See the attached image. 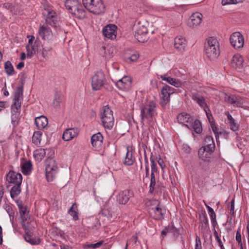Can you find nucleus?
<instances>
[{
    "label": "nucleus",
    "instance_id": "338daca9",
    "mask_svg": "<svg viewBox=\"0 0 249 249\" xmlns=\"http://www.w3.org/2000/svg\"><path fill=\"white\" fill-rule=\"evenodd\" d=\"M216 242H217L218 246L220 247L221 249H225L223 243L219 237L218 238H215Z\"/></svg>",
    "mask_w": 249,
    "mask_h": 249
},
{
    "label": "nucleus",
    "instance_id": "f8f14e48",
    "mask_svg": "<svg viewBox=\"0 0 249 249\" xmlns=\"http://www.w3.org/2000/svg\"><path fill=\"white\" fill-rule=\"evenodd\" d=\"M148 33L147 27L144 25L139 24L137 29L135 32L134 36L139 42H144L146 40V35Z\"/></svg>",
    "mask_w": 249,
    "mask_h": 249
},
{
    "label": "nucleus",
    "instance_id": "49530a36",
    "mask_svg": "<svg viewBox=\"0 0 249 249\" xmlns=\"http://www.w3.org/2000/svg\"><path fill=\"white\" fill-rule=\"evenodd\" d=\"M63 96L58 93L55 94L53 101V103L54 107H57L60 106V104L62 103Z\"/></svg>",
    "mask_w": 249,
    "mask_h": 249
},
{
    "label": "nucleus",
    "instance_id": "a878e982",
    "mask_svg": "<svg viewBox=\"0 0 249 249\" xmlns=\"http://www.w3.org/2000/svg\"><path fill=\"white\" fill-rule=\"evenodd\" d=\"M187 45V42L185 38L181 36L177 37L174 40V46L175 48L179 51L184 50Z\"/></svg>",
    "mask_w": 249,
    "mask_h": 249
},
{
    "label": "nucleus",
    "instance_id": "c9c22d12",
    "mask_svg": "<svg viewBox=\"0 0 249 249\" xmlns=\"http://www.w3.org/2000/svg\"><path fill=\"white\" fill-rule=\"evenodd\" d=\"M227 114L228 122L230 124V128L233 131L238 130L239 125L237 123L235 120L233 118L232 116L229 114V112L226 113Z\"/></svg>",
    "mask_w": 249,
    "mask_h": 249
},
{
    "label": "nucleus",
    "instance_id": "603ef678",
    "mask_svg": "<svg viewBox=\"0 0 249 249\" xmlns=\"http://www.w3.org/2000/svg\"><path fill=\"white\" fill-rule=\"evenodd\" d=\"M46 22L51 25L52 26H53L54 27H56L58 24V21L57 20V18H52L51 19L48 18L46 19Z\"/></svg>",
    "mask_w": 249,
    "mask_h": 249
},
{
    "label": "nucleus",
    "instance_id": "0e129e2a",
    "mask_svg": "<svg viewBox=\"0 0 249 249\" xmlns=\"http://www.w3.org/2000/svg\"><path fill=\"white\" fill-rule=\"evenodd\" d=\"M139 57V55L137 53H135L131 55L129 57V59L131 61L134 62L137 60V59Z\"/></svg>",
    "mask_w": 249,
    "mask_h": 249
},
{
    "label": "nucleus",
    "instance_id": "37998d69",
    "mask_svg": "<svg viewBox=\"0 0 249 249\" xmlns=\"http://www.w3.org/2000/svg\"><path fill=\"white\" fill-rule=\"evenodd\" d=\"M4 69L6 74L8 75H12L14 74V69L12 63L9 61H7L4 63Z\"/></svg>",
    "mask_w": 249,
    "mask_h": 249
},
{
    "label": "nucleus",
    "instance_id": "bf43d9fd",
    "mask_svg": "<svg viewBox=\"0 0 249 249\" xmlns=\"http://www.w3.org/2000/svg\"><path fill=\"white\" fill-rule=\"evenodd\" d=\"M201 241L199 237H196V240L195 249H201Z\"/></svg>",
    "mask_w": 249,
    "mask_h": 249
},
{
    "label": "nucleus",
    "instance_id": "e2e57ef3",
    "mask_svg": "<svg viewBox=\"0 0 249 249\" xmlns=\"http://www.w3.org/2000/svg\"><path fill=\"white\" fill-rule=\"evenodd\" d=\"M234 200L232 199L231 202V206H230V213L232 215H233L234 213Z\"/></svg>",
    "mask_w": 249,
    "mask_h": 249
},
{
    "label": "nucleus",
    "instance_id": "774afa93",
    "mask_svg": "<svg viewBox=\"0 0 249 249\" xmlns=\"http://www.w3.org/2000/svg\"><path fill=\"white\" fill-rule=\"evenodd\" d=\"M27 37H28V38L30 37V38H29V39L28 40V44L27 45L31 46L32 44H33L34 43L33 40L35 39V37L34 36H28Z\"/></svg>",
    "mask_w": 249,
    "mask_h": 249
},
{
    "label": "nucleus",
    "instance_id": "aec40b11",
    "mask_svg": "<svg viewBox=\"0 0 249 249\" xmlns=\"http://www.w3.org/2000/svg\"><path fill=\"white\" fill-rule=\"evenodd\" d=\"M38 34L44 40L50 39L52 36V32L50 28L45 25H40L38 29Z\"/></svg>",
    "mask_w": 249,
    "mask_h": 249
},
{
    "label": "nucleus",
    "instance_id": "8fccbe9b",
    "mask_svg": "<svg viewBox=\"0 0 249 249\" xmlns=\"http://www.w3.org/2000/svg\"><path fill=\"white\" fill-rule=\"evenodd\" d=\"M170 81L171 82L169 84L177 88L181 87L182 84V83L180 80L172 77L170 79Z\"/></svg>",
    "mask_w": 249,
    "mask_h": 249
},
{
    "label": "nucleus",
    "instance_id": "c85d7f7f",
    "mask_svg": "<svg viewBox=\"0 0 249 249\" xmlns=\"http://www.w3.org/2000/svg\"><path fill=\"white\" fill-rule=\"evenodd\" d=\"M114 48L111 46H103L100 49V53L106 58L108 59L113 55Z\"/></svg>",
    "mask_w": 249,
    "mask_h": 249
},
{
    "label": "nucleus",
    "instance_id": "f3484780",
    "mask_svg": "<svg viewBox=\"0 0 249 249\" xmlns=\"http://www.w3.org/2000/svg\"><path fill=\"white\" fill-rule=\"evenodd\" d=\"M202 17V15L198 12L193 14L188 20V25L193 28L196 27L201 23Z\"/></svg>",
    "mask_w": 249,
    "mask_h": 249
},
{
    "label": "nucleus",
    "instance_id": "5701e85b",
    "mask_svg": "<svg viewBox=\"0 0 249 249\" xmlns=\"http://www.w3.org/2000/svg\"><path fill=\"white\" fill-rule=\"evenodd\" d=\"M214 149L210 151L209 148L202 147L199 149L198 156L204 161H209Z\"/></svg>",
    "mask_w": 249,
    "mask_h": 249
},
{
    "label": "nucleus",
    "instance_id": "de8ad7c7",
    "mask_svg": "<svg viewBox=\"0 0 249 249\" xmlns=\"http://www.w3.org/2000/svg\"><path fill=\"white\" fill-rule=\"evenodd\" d=\"M76 206L75 204H73L71 206V208L69 209L68 213H69L73 217V219L74 220H77L79 219L78 216V213L75 210L76 208Z\"/></svg>",
    "mask_w": 249,
    "mask_h": 249
},
{
    "label": "nucleus",
    "instance_id": "69168bd1",
    "mask_svg": "<svg viewBox=\"0 0 249 249\" xmlns=\"http://www.w3.org/2000/svg\"><path fill=\"white\" fill-rule=\"evenodd\" d=\"M236 240L238 242L239 245H241V235L239 231H237L236 233Z\"/></svg>",
    "mask_w": 249,
    "mask_h": 249
},
{
    "label": "nucleus",
    "instance_id": "bb28decb",
    "mask_svg": "<svg viewBox=\"0 0 249 249\" xmlns=\"http://www.w3.org/2000/svg\"><path fill=\"white\" fill-rule=\"evenodd\" d=\"M38 43L37 42L36 40L31 46L26 45L27 57L29 58H32L35 54L38 52Z\"/></svg>",
    "mask_w": 249,
    "mask_h": 249
},
{
    "label": "nucleus",
    "instance_id": "ddd939ff",
    "mask_svg": "<svg viewBox=\"0 0 249 249\" xmlns=\"http://www.w3.org/2000/svg\"><path fill=\"white\" fill-rule=\"evenodd\" d=\"M133 196L132 192L125 190L120 192L116 196L117 201L120 204H125Z\"/></svg>",
    "mask_w": 249,
    "mask_h": 249
},
{
    "label": "nucleus",
    "instance_id": "a18cd8bd",
    "mask_svg": "<svg viewBox=\"0 0 249 249\" xmlns=\"http://www.w3.org/2000/svg\"><path fill=\"white\" fill-rule=\"evenodd\" d=\"M46 154L45 150L44 149H38L35 151V158L38 160H41Z\"/></svg>",
    "mask_w": 249,
    "mask_h": 249
},
{
    "label": "nucleus",
    "instance_id": "f257e3e1",
    "mask_svg": "<svg viewBox=\"0 0 249 249\" xmlns=\"http://www.w3.org/2000/svg\"><path fill=\"white\" fill-rule=\"evenodd\" d=\"M156 115V103L154 101H149L141 106V117L142 125L144 124L145 121L149 126H153Z\"/></svg>",
    "mask_w": 249,
    "mask_h": 249
},
{
    "label": "nucleus",
    "instance_id": "4c0bfd02",
    "mask_svg": "<svg viewBox=\"0 0 249 249\" xmlns=\"http://www.w3.org/2000/svg\"><path fill=\"white\" fill-rule=\"evenodd\" d=\"M21 184H14L10 191V196L12 198L17 197L21 192Z\"/></svg>",
    "mask_w": 249,
    "mask_h": 249
},
{
    "label": "nucleus",
    "instance_id": "4d7b16f0",
    "mask_svg": "<svg viewBox=\"0 0 249 249\" xmlns=\"http://www.w3.org/2000/svg\"><path fill=\"white\" fill-rule=\"evenodd\" d=\"M159 78H161L162 80L167 82L168 83L171 82L170 79L172 77L170 76H167V74H162L158 75Z\"/></svg>",
    "mask_w": 249,
    "mask_h": 249
},
{
    "label": "nucleus",
    "instance_id": "b1692460",
    "mask_svg": "<svg viewBox=\"0 0 249 249\" xmlns=\"http://www.w3.org/2000/svg\"><path fill=\"white\" fill-rule=\"evenodd\" d=\"M103 137L101 133L99 132L94 134L91 138V142L93 147L97 149L100 148L102 145Z\"/></svg>",
    "mask_w": 249,
    "mask_h": 249
},
{
    "label": "nucleus",
    "instance_id": "7c9ffc66",
    "mask_svg": "<svg viewBox=\"0 0 249 249\" xmlns=\"http://www.w3.org/2000/svg\"><path fill=\"white\" fill-rule=\"evenodd\" d=\"M80 2L77 0H66L65 6L71 14L77 6H80Z\"/></svg>",
    "mask_w": 249,
    "mask_h": 249
},
{
    "label": "nucleus",
    "instance_id": "09e8293b",
    "mask_svg": "<svg viewBox=\"0 0 249 249\" xmlns=\"http://www.w3.org/2000/svg\"><path fill=\"white\" fill-rule=\"evenodd\" d=\"M150 161H151V172L152 173L157 174L158 172V168L157 166V164L153 158L152 157H150Z\"/></svg>",
    "mask_w": 249,
    "mask_h": 249
},
{
    "label": "nucleus",
    "instance_id": "2f4dec72",
    "mask_svg": "<svg viewBox=\"0 0 249 249\" xmlns=\"http://www.w3.org/2000/svg\"><path fill=\"white\" fill-rule=\"evenodd\" d=\"M185 125L190 129H193L194 131L197 134L200 133L202 131L201 123L198 120L193 121L189 125L186 124Z\"/></svg>",
    "mask_w": 249,
    "mask_h": 249
},
{
    "label": "nucleus",
    "instance_id": "473e14b6",
    "mask_svg": "<svg viewBox=\"0 0 249 249\" xmlns=\"http://www.w3.org/2000/svg\"><path fill=\"white\" fill-rule=\"evenodd\" d=\"M126 149L127 151L123 163L124 165L130 166L133 164L135 161V158L133 156L132 150H130L128 146Z\"/></svg>",
    "mask_w": 249,
    "mask_h": 249
},
{
    "label": "nucleus",
    "instance_id": "a19ab883",
    "mask_svg": "<svg viewBox=\"0 0 249 249\" xmlns=\"http://www.w3.org/2000/svg\"><path fill=\"white\" fill-rule=\"evenodd\" d=\"M32 167V164L30 160L25 162L23 164L21 165V170L22 173L24 175H27L29 174L31 172Z\"/></svg>",
    "mask_w": 249,
    "mask_h": 249
},
{
    "label": "nucleus",
    "instance_id": "a211bd4d",
    "mask_svg": "<svg viewBox=\"0 0 249 249\" xmlns=\"http://www.w3.org/2000/svg\"><path fill=\"white\" fill-rule=\"evenodd\" d=\"M116 26L113 24L108 25L105 26L102 31L104 36L108 38L113 39L116 37L115 32Z\"/></svg>",
    "mask_w": 249,
    "mask_h": 249
},
{
    "label": "nucleus",
    "instance_id": "ea45409f",
    "mask_svg": "<svg viewBox=\"0 0 249 249\" xmlns=\"http://www.w3.org/2000/svg\"><path fill=\"white\" fill-rule=\"evenodd\" d=\"M199 228L201 230H205L209 227V222L207 217L206 215L200 216Z\"/></svg>",
    "mask_w": 249,
    "mask_h": 249
},
{
    "label": "nucleus",
    "instance_id": "4468645a",
    "mask_svg": "<svg viewBox=\"0 0 249 249\" xmlns=\"http://www.w3.org/2000/svg\"><path fill=\"white\" fill-rule=\"evenodd\" d=\"M7 180L14 184H21L22 180V175L20 173L10 171L7 175Z\"/></svg>",
    "mask_w": 249,
    "mask_h": 249
},
{
    "label": "nucleus",
    "instance_id": "e433bc0d",
    "mask_svg": "<svg viewBox=\"0 0 249 249\" xmlns=\"http://www.w3.org/2000/svg\"><path fill=\"white\" fill-rule=\"evenodd\" d=\"M193 99L199 105L204 108L205 112L207 113V109L209 111L207 104L205 101V99L203 97L200 95H195L193 96Z\"/></svg>",
    "mask_w": 249,
    "mask_h": 249
},
{
    "label": "nucleus",
    "instance_id": "0eeeda50",
    "mask_svg": "<svg viewBox=\"0 0 249 249\" xmlns=\"http://www.w3.org/2000/svg\"><path fill=\"white\" fill-rule=\"evenodd\" d=\"M106 82L104 73L102 71H98L94 74L91 79V86L93 90L100 89Z\"/></svg>",
    "mask_w": 249,
    "mask_h": 249
},
{
    "label": "nucleus",
    "instance_id": "f03ea898",
    "mask_svg": "<svg viewBox=\"0 0 249 249\" xmlns=\"http://www.w3.org/2000/svg\"><path fill=\"white\" fill-rule=\"evenodd\" d=\"M205 51L207 57L211 60L215 59L220 54L219 43L213 37H209L205 45Z\"/></svg>",
    "mask_w": 249,
    "mask_h": 249
},
{
    "label": "nucleus",
    "instance_id": "393cba45",
    "mask_svg": "<svg viewBox=\"0 0 249 249\" xmlns=\"http://www.w3.org/2000/svg\"><path fill=\"white\" fill-rule=\"evenodd\" d=\"M177 119L179 123L184 124L185 125V123H187L189 125L194 120L190 114L184 112L179 114Z\"/></svg>",
    "mask_w": 249,
    "mask_h": 249
},
{
    "label": "nucleus",
    "instance_id": "2eb2a0df",
    "mask_svg": "<svg viewBox=\"0 0 249 249\" xmlns=\"http://www.w3.org/2000/svg\"><path fill=\"white\" fill-rule=\"evenodd\" d=\"M116 85L121 90H128L131 86V79L129 77L124 76L116 82Z\"/></svg>",
    "mask_w": 249,
    "mask_h": 249
},
{
    "label": "nucleus",
    "instance_id": "6e6d98bb",
    "mask_svg": "<svg viewBox=\"0 0 249 249\" xmlns=\"http://www.w3.org/2000/svg\"><path fill=\"white\" fill-rule=\"evenodd\" d=\"M174 230H176L177 231V229L173 227L169 226L168 227H166L161 231V235L162 236H165L167 235V233L172 232V231H173Z\"/></svg>",
    "mask_w": 249,
    "mask_h": 249
},
{
    "label": "nucleus",
    "instance_id": "9d476101",
    "mask_svg": "<svg viewBox=\"0 0 249 249\" xmlns=\"http://www.w3.org/2000/svg\"><path fill=\"white\" fill-rule=\"evenodd\" d=\"M165 212V209L161 208L160 205L156 207L148 208V213L150 216L157 220H160L163 218Z\"/></svg>",
    "mask_w": 249,
    "mask_h": 249
},
{
    "label": "nucleus",
    "instance_id": "39448f33",
    "mask_svg": "<svg viewBox=\"0 0 249 249\" xmlns=\"http://www.w3.org/2000/svg\"><path fill=\"white\" fill-rule=\"evenodd\" d=\"M23 86H19L17 88L14 93V102L11 107L12 113V122L13 123L15 122L13 116H15V118H16L19 114L21 101L23 99Z\"/></svg>",
    "mask_w": 249,
    "mask_h": 249
},
{
    "label": "nucleus",
    "instance_id": "cd10ccee",
    "mask_svg": "<svg viewBox=\"0 0 249 249\" xmlns=\"http://www.w3.org/2000/svg\"><path fill=\"white\" fill-rule=\"evenodd\" d=\"M118 207L116 204L112 205L110 206H106L102 209V213L107 217H112L117 212Z\"/></svg>",
    "mask_w": 249,
    "mask_h": 249
},
{
    "label": "nucleus",
    "instance_id": "f704fd0d",
    "mask_svg": "<svg viewBox=\"0 0 249 249\" xmlns=\"http://www.w3.org/2000/svg\"><path fill=\"white\" fill-rule=\"evenodd\" d=\"M24 237L26 242L32 245H38L40 243V240L39 238H34L32 237L29 229L27 231H25V234Z\"/></svg>",
    "mask_w": 249,
    "mask_h": 249
},
{
    "label": "nucleus",
    "instance_id": "6e6552de",
    "mask_svg": "<svg viewBox=\"0 0 249 249\" xmlns=\"http://www.w3.org/2000/svg\"><path fill=\"white\" fill-rule=\"evenodd\" d=\"M175 89L167 85H165L161 89L160 104L165 107L170 101V95L174 93Z\"/></svg>",
    "mask_w": 249,
    "mask_h": 249
},
{
    "label": "nucleus",
    "instance_id": "dca6fc26",
    "mask_svg": "<svg viewBox=\"0 0 249 249\" xmlns=\"http://www.w3.org/2000/svg\"><path fill=\"white\" fill-rule=\"evenodd\" d=\"M18 207L19 208V213L20 214V216L21 218V225L25 230V231H27L28 230V228L25 225V221H26L28 219L30 218V215L29 214V212L27 211V209L23 207L21 204H18Z\"/></svg>",
    "mask_w": 249,
    "mask_h": 249
},
{
    "label": "nucleus",
    "instance_id": "58836bf2",
    "mask_svg": "<svg viewBox=\"0 0 249 249\" xmlns=\"http://www.w3.org/2000/svg\"><path fill=\"white\" fill-rule=\"evenodd\" d=\"M204 142L205 145L203 147L209 148L210 151H211L212 149H214L215 144L212 136H207L205 139Z\"/></svg>",
    "mask_w": 249,
    "mask_h": 249
},
{
    "label": "nucleus",
    "instance_id": "72a5a7b5",
    "mask_svg": "<svg viewBox=\"0 0 249 249\" xmlns=\"http://www.w3.org/2000/svg\"><path fill=\"white\" fill-rule=\"evenodd\" d=\"M71 14L73 15L76 18L81 19H84L86 17V12L80 3V6H77V8H75Z\"/></svg>",
    "mask_w": 249,
    "mask_h": 249
},
{
    "label": "nucleus",
    "instance_id": "c03bdc74",
    "mask_svg": "<svg viewBox=\"0 0 249 249\" xmlns=\"http://www.w3.org/2000/svg\"><path fill=\"white\" fill-rule=\"evenodd\" d=\"M155 176L156 174L151 173L150 183L149 190V192L150 194H152L154 192L156 185Z\"/></svg>",
    "mask_w": 249,
    "mask_h": 249
},
{
    "label": "nucleus",
    "instance_id": "6ab92c4d",
    "mask_svg": "<svg viewBox=\"0 0 249 249\" xmlns=\"http://www.w3.org/2000/svg\"><path fill=\"white\" fill-rule=\"evenodd\" d=\"M244 60L241 55L239 54H236L233 57L231 60V66L236 70H240L243 67Z\"/></svg>",
    "mask_w": 249,
    "mask_h": 249
},
{
    "label": "nucleus",
    "instance_id": "5fc2aeb1",
    "mask_svg": "<svg viewBox=\"0 0 249 249\" xmlns=\"http://www.w3.org/2000/svg\"><path fill=\"white\" fill-rule=\"evenodd\" d=\"M160 205V202L156 199L150 200L147 202V206L149 208L156 207Z\"/></svg>",
    "mask_w": 249,
    "mask_h": 249
},
{
    "label": "nucleus",
    "instance_id": "c756f323",
    "mask_svg": "<svg viewBox=\"0 0 249 249\" xmlns=\"http://www.w3.org/2000/svg\"><path fill=\"white\" fill-rule=\"evenodd\" d=\"M35 124L38 129H44L48 125V119L45 116L43 115L36 117L35 119Z\"/></svg>",
    "mask_w": 249,
    "mask_h": 249
},
{
    "label": "nucleus",
    "instance_id": "864d4df0",
    "mask_svg": "<svg viewBox=\"0 0 249 249\" xmlns=\"http://www.w3.org/2000/svg\"><path fill=\"white\" fill-rule=\"evenodd\" d=\"M205 206L208 210V213L211 217V219H213L216 218V214L213 210L206 204H205Z\"/></svg>",
    "mask_w": 249,
    "mask_h": 249
},
{
    "label": "nucleus",
    "instance_id": "79ce46f5",
    "mask_svg": "<svg viewBox=\"0 0 249 249\" xmlns=\"http://www.w3.org/2000/svg\"><path fill=\"white\" fill-rule=\"evenodd\" d=\"M42 132L40 131H35L32 137V142L36 145L40 144L41 140Z\"/></svg>",
    "mask_w": 249,
    "mask_h": 249
},
{
    "label": "nucleus",
    "instance_id": "412c9836",
    "mask_svg": "<svg viewBox=\"0 0 249 249\" xmlns=\"http://www.w3.org/2000/svg\"><path fill=\"white\" fill-rule=\"evenodd\" d=\"M79 133V130L76 128H71L66 129L63 133V139L69 141L76 137Z\"/></svg>",
    "mask_w": 249,
    "mask_h": 249
},
{
    "label": "nucleus",
    "instance_id": "423d86ee",
    "mask_svg": "<svg viewBox=\"0 0 249 249\" xmlns=\"http://www.w3.org/2000/svg\"><path fill=\"white\" fill-rule=\"evenodd\" d=\"M58 167L56 161L52 158L45 161L46 177L48 181H52L58 172Z\"/></svg>",
    "mask_w": 249,
    "mask_h": 249
},
{
    "label": "nucleus",
    "instance_id": "680f3d73",
    "mask_svg": "<svg viewBox=\"0 0 249 249\" xmlns=\"http://www.w3.org/2000/svg\"><path fill=\"white\" fill-rule=\"evenodd\" d=\"M55 16H56V13L55 12H53V11H50L48 12V13L47 14L46 19H48V18L51 19L52 18H56Z\"/></svg>",
    "mask_w": 249,
    "mask_h": 249
},
{
    "label": "nucleus",
    "instance_id": "20e7f679",
    "mask_svg": "<svg viewBox=\"0 0 249 249\" xmlns=\"http://www.w3.org/2000/svg\"><path fill=\"white\" fill-rule=\"evenodd\" d=\"M85 8L94 14L99 15L103 13L105 5L102 0H82Z\"/></svg>",
    "mask_w": 249,
    "mask_h": 249
},
{
    "label": "nucleus",
    "instance_id": "4be33fe9",
    "mask_svg": "<svg viewBox=\"0 0 249 249\" xmlns=\"http://www.w3.org/2000/svg\"><path fill=\"white\" fill-rule=\"evenodd\" d=\"M85 222L89 228L92 229H97L101 225L99 219L94 216L86 218Z\"/></svg>",
    "mask_w": 249,
    "mask_h": 249
},
{
    "label": "nucleus",
    "instance_id": "13d9d810",
    "mask_svg": "<svg viewBox=\"0 0 249 249\" xmlns=\"http://www.w3.org/2000/svg\"><path fill=\"white\" fill-rule=\"evenodd\" d=\"M211 125L212 129L213 132L214 134H215V138L217 139V138L218 137V129L216 127L215 124L214 123H211Z\"/></svg>",
    "mask_w": 249,
    "mask_h": 249
},
{
    "label": "nucleus",
    "instance_id": "3c124183",
    "mask_svg": "<svg viewBox=\"0 0 249 249\" xmlns=\"http://www.w3.org/2000/svg\"><path fill=\"white\" fill-rule=\"evenodd\" d=\"M104 242L103 240H101L94 244H88L86 247L87 248L97 249L100 248L104 244Z\"/></svg>",
    "mask_w": 249,
    "mask_h": 249
},
{
    "label": "nucleus",
    "instance_id": "7ed1b4c3",
    "mask_svg": "<svg viewBox=\"0 0 249 249\" xmlns=\"http://www.w3.org/2000/svg\"><path fill=\"white\" fill-rule=\"evenodd\" d=\"M101 120L106 129L111 130L114 124L113 112L108 106H104L100 111Z\"/></svg>",
    "mask_w": 249,
    "mask_h": 249
},
{
    "label": "nucleus",
    "instance_id": "052dcab7",
    "mask_svg": "<svg viewBox=\"0 0 249 249\" xmlns=\"http://www.w3.org/2000/svg\"><path fill=\"white\" fill-rule=\"evenodd\" d=\"M5 209H6V211L7 212L10 217L11 218V217H12L13 218L14 212H13V210L11 208V207H10L9 206H8L6 207Z\"/></svg>",
    "mask_w": 249,
    "mask_h": 249
},
{
    "label": "nucleus",
    "instance_id": "1a4fd4ad",
    "mask_svg": "<svg viewBox=\"0 0 249 249\" xmlns=\"http://www.w3.org/2000/svg\"><path fill=\"white\" fill-rule=\"evenodd\" d=\"M230 41L235 49L241 48L244 44V38L239 32L233 33L230 36Z\"/></svg>",
    "mask_w": 249,
    "mask_h": 249
},
{
    "label": "nucleus",
    "instance_id": "9b49d317",
    "mask_svg": "<svg viewBox=\"0 0 249 249\" xmlns=\"http://www.w3.org/2000/svg\"><path fill=\"white\" fill-rule=\"evenodd\" d=\"M224 100L225 102L234 107H240L244 103L243 99L239 96L225 94Z\"/></svg>",
    "mask_w": 249,
    "mask_h": 249
}]
</instances>
